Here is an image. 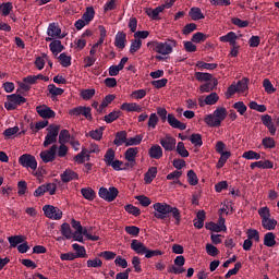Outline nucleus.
<instances>
[{"label": "nucleus", "mask_w": 279, "mask_h": 279, "mask_svg": "<svg viewBox=\"0 0 279 279\" xmlns=\"http://www.w3.org/2000/svg\"><path fill=\"white\" fill-rule=\"evenodd\" d=\"M153 208L155 210L154 217H156V219L167 221V219H169V215H172L175 226H180L182 215L180 214V209H178V207H173L167 203H155Z\"/></svg>", "instance_id": "f257e3e1"}, {"label": "nucleus", "mask_w": 279, "mask_h": 279, "mask_svg": "<svg viewBox=\"0 0 279 279\" xmlns=\"http://www.w3.org/2000/svg\"><path fill=\"white\" fill-rule=\"evenodd\" d=\"M147 47H154V51L160 56H169L173 53V48L178 47V41L175 39H167L163 43L148 41Z\"/></svg>", "instance_id": "f03ea898"}, {"label": "nucleus", "mask_w": 279, "mask_h": 279, "mask_svg": "<svg viewBox=\"0 0 279 279\" xmlns=\"http://www.w3.org/2000/svg\"><path fill=\"white\" fill-rule=\"evenodd\" d=\"M228 117V110L225 107H218L214 114H208L204 121L209 128H221V122L226 121Z\"/></svg>", "instance_id": "7ed1b4c3"}, {"label": "nucleus", "mask_w": 279, "mask_h": 279, "mask_svg": "<svg viewBox=\"0 0 279 279\" xmlns=\"http://www.w3.org/2000/svg\"><path fill=\"white\" fill-rule=\"evenodd\" d=\"M157 114L160 117L161 121H167L171 128L174 130H186V123L181 122L180 120L175 119V116L173 113H169L167 118V109L162 107L157 108Z\"/></svg>", "instance_id": "20e7f679"}, {"label": "nucleus", "mask_w": 279, "mask_h": 279, "mask_svg": "<svg viewBox=\"0 0 279 279\" xmlns=\"http://www.w3.org/2000/svg\"><path fill=\"white\" fill-rule=\"evenodd\" d=\"M47 135L44 141V147H49V145H53V143L58 142V134L60 133V125L50 124L47 128Z\"/></svg>", "instance_id": "39448f33"}, {"label": "nucleus", "mask_w": 279, "mask_h": 279, "mask_svg": "<svg viewBox=\"0 0 279 279\" xmlns=\"http://www.w3.org/2000/svg\"><path fill=\"white\" fill-rule=\"evenodd\" d=\"M90 107L77 106L69 110L70 117H85L87 121H93V113Z\"/></svg>", "instance_id": "423d86ee"}, {"label": "nucleus", "mask_w": 279, "mask_h": 279, "mask_svg": "<svg viewBox=\"0 0 279 279\" xmlns=\"http://www.w3.org/2000/svg\"><path fill=\"white\" fill-rule=\"evenodd\" d=\"M98 195L101 197V199H105V202H114L119 195V190L114 186L109 187V190L106 187H100Z\"/></svg>", "instance_id": "0eeeda50"}, {"label": "nucleus", "mask_w": 279, "mask_h": 279, "mask_svg": "<svg viewBox=\"0 0 279 279\" xmlns=\"http://www.w3.org/2000/svg\"><path fill=\"white\" fill-rule=\"evenodd\" d=\"M19 163L26 169H33L36 171L38 168V161H36V157L29 154H24L19 158Z\"/></svg>", "instance_id": "6e6552de"}, {"label": "nucleus", "mask_w": 279, "mask_h": 279, "mask_svg": "<svg viewBox=\"0 0 279 279\" xmlns=\"http://www.w3.org/2000/svg\"><path fill=\"white\" fill-rule=\"evenodd\" d=\"M43 210L48 219H54L56 221L62 219V210L53 205H45Z\"/></svg>", "instance_id": "1a4fd4ad"}, {"label": "nucleus", "mask_w": 279, "mask_h": 279, "mask_svg": "<svg viewBox=\"0 0 279 279\" xmlns=\"http://www.w3.org/2000/svg\"><path fill=\"white\" fill-rule=\"evenodd\" d=\"M56 154H58V145L53 144L50 147V149L43 150L39 156L43 162L47 163V162H53V160H56Z\"/></svg>", "instance_id": "9d476101"}, {"label": "nucleus", "mask_w": 279, "mask_h": 279, "mask_svg": "<svg viewBox=\"0 0 279 279\" xmlns=\"http://www.w3.org/2000/svg\"><path fill=\"white\" fill-rule=\"evenodd\" d=\"M36 112L41 119H56V111L51 110L47 105L37 106Z\"/></svg>", "instance_id": "9b49d317"}, {"label": "nucleus", "mask_w": 279, "mask_h": 279, "mask_svg": "<svg viewBox=\"0 0 279 279\" xmlns=\"http://www.w3.org/2000/svg\"><path fill=\"white\" fill-rule=\"evenodd\" d=\"M136 156H138V148L131 147L124 153V158L128 160L126 167H136Z\"/></svg>", "instance_id": "f8f14e48"}, {"label": "nucleus", "mask_w": 279, "mask_h": 279, "mask_svg": "<svg viewBox=\"0 0 279 279\" xmlns=\"http://www.w3.org/2000/svg\"><path fill=\"white\" fill-rule=\"evenodd\" d=\"M159 143L166 151H173V149H175L177 141L173 136L166 135V137L160 138Z\"/></svg>", "instance_id": "ddd939ff"}, {"label": "nucleus", "mask_w": 279, "mask_h": 279, "mask_svg": "<svg viewBox=\"0 0 279 279\" xmlns=\"http://www.w3.org/2000/svg\"><path fill=\"white\" fill-rule=\"evenodd\" d=\"M73 180H80V174H77V172L71 169H65L64 172L61 173V181L64 184H68V182H73Z\"/></svg>", "instance_id": "4468645a"}, {"label": "nucleus", "mask_w": 279, "mask_h": 279, "mask_svg": "<svg viewBox=\"0 0 279 279\" xmlns=\"http://www.w3.org/2000/svg\"><path fill=\"white\" fill-rule=\"evenodd\" d=\"M219 84V80L217 77H214L211 81H207V83L199 86L201 93H213V90L217 89V86Z\"/></svg>", "instance_id": "2eb2a0df"}, {"label": "nucleus", "mask_w": 279, "mask_h": 279, "mask_svg": "<svg viewBox=\"0 0 279 279\" xmlns=\"http://www.w3.org/2000/svg\"><path fill=\"white\" fill-rule=\"evenodd\" d=\"M47 34L51 38H64V35L60 36L62 34V29L56 23L49 24Z\"/></svg>", "instance_id": "dca6fc26"}, {"label": "nucleus", "mask_w": 279, "mask_h": 279, "mask_svg": "<svg viewBox=\"0 0 279 279\" xmlns=\"http://www.w3.org/2000/svg\"><path fill=\"white\" fill-rule=\"evenodd\" d=\"M262 123L268 129L271 136H276V126L274 125V120L271 116L265 114L262 117Z\"/></svg>", "instance_id": "f3484780"}, {"label": "nucleus", "mask_w": 279, "mask_h": 279, "mask_svg": "<svg viewBox=\"0 0 279 279\" xmlns=\"http://www.w3.org/2000/svg\"><path fill=\"white\" fill-rule=\"evenodd\" d=\"M145 12H146L147 16H149V19H151L153 21H160L161 17L159 14H160V12H165V11L162 10V7L159 5L155 9L146 8Z\"/></svg>", "instance_id": "a211bd4d"}, {"label": "nucleus", "mask_w": 279, "mask_h": 279, "mask_svg": "<svg viewBox=\"0 0 279 279\" xmlns=\"http://www.w3.org/2000/svg\"><path fill=\"white\" fill-rule=\"evenodd\" d=\"M121 110H125L126 112H142L143 107L136 102H123L120 107Z\"/></svg>", "instance_id": "6ab92c4d"}, {"label": "nucleus", "mask_w": 279, "mask_h": 279, "mask_svg": "<svg viewBox=\"0 0 279 279\" xmlns=\"http://www.w3.org/2000/svg\"><path fill=\"white\" fill-rule=\"evenodd\" d=\"M131 250H133L135 254H145L147 252V246L138 240H132Z\"/></svg>", "instance_id": "aec40b11"}, {"label": "nucleus", "mask_w": 279, "mask_h": 279, "mask_svg": "<svg viewBox=\"0 0 279 279\" xmlns=\"http://www.w3.org/2000/svg\"><path fill=\"white\" fill-rule=\"evenodd\" d=\"M148 156L155 160H160V158H162V147H160L158 144L153 145L148 149Z\"/></svg>", "instance_id": "412c9836"}, {"label": "nucleus", "mask_w": 279, "mask_h": 279, "mask_svg": "<svg viewBox=\"0 0 279 279\" xmlns=\"http://www.w3.org/2000/svg\"><path fill=\"white\" fill-rule=\"evenodd\" d=\"M204 221H206V211L199 210L196 214V219L193 220L194 228H196L197 230H202V228H204Z\"/></svg>", "instance_id": "4be33fe9"}, {"label": "nucleus", "mask_w": 279, "mask_h": 279, "mask_svg": "<svg viewBox=\"0 0 279 279\" xmlns=\"http://www.w3.org/2000/svg\"><path fill=\"white\" fill-rule=\"evenodd\" d=\"M8 101H12L16 108L19 106H23V104H26L27 98L21 96L20 94H12L7 96Z\"/></svg>", "instance_id": "5701e85b"}, {"label": "nucleus", "mask_w": 279, "mask_h": 279, "mask_svg": "<svg viewBox=\"0 0 279 279\" xmlns=\"http://www.w3.org/2000/svg\"><path fill=\"white\" fill-rule=\"evenodd\" d=\"M158 175V168L150 167L147 172L144 174V182L145 184H151L154 182V179Z\"/></svg>", "instance_id": "b1692460"}, {"label": "nucleus", "mask_w": 279, "mask_h": 279, "mask_svg": "<svg viewBox=\"0 0 279 279\" xmlns=\"http://www.w3.org/2000/svg\"><path fill=\"white\" fill-rule=\"evenodd\" d=\"M128 35L123 32H119L116 35L114 46L118 47V49H125V43H126Z\"/></svg>", "instance_id": "393cba45"}, {"label": "nucleus", "mask_w": 279, "mask_h": 279, "mask_svg": "<svg viewBox=\"0 0 279 279\" xmlns=\"http://www.w3.org/2000/svg\"><path fill=\"white\" fill-rule=\"evenodd\" d=\"M49 47H50V51L54 56H58V53H62V51H64V47L62 46V41L60 39L52 40V43H50Z\"/></svg>", "instance_id": "a878e982"}, {"label": "nucleus", "mask_w": 279, "mask_h": 279, "mask_svg": "<svg viewBox=\"0 0 279 279\" xmlns=\"http://www.w3.org/2000/svg\"><path fill=\"white\" fill-rule=\"evenodd\" d=\"M123 143H128V132L125 131H119L116 133V138L113 141V144L117 145V147H121Z\"/></svg>", "instance_id": "bb28decb"}, {"label": "nucleus", "mask_w": 279, "mask_h": 279, "mask_svg": "<svg viewBox=\"0 0 279 279\" xmlns=\"http://www.w3.org/2000/svg\"><path fill=\"white\" fill-rule=\"evenodd\" d=\"M236 33L234 32H230L225 36L220 37V41L221 43H229L231 45V47H234V45H236Z\"/></svg>", "instance_id": "cd10ccee"}, {"label": "nucleus", "mask_w": 279, "mask_h": 279, "mask_svg": "<svg viewBox=\"0 0 279 279\" xmlns=\"http://www.w3.org/2000/svg\"><path fill=\"white\" fill-rule=\"evenodd\" d=\"M81 194L88 202H93L95 199V197H97V194L95 193V190H93L92 187H83L81 190Z\"/></svg>", "instance_id": "c85d7f7f"}, {"label": "nucleus", "mask_w": 279, "mask_h": 279, "mask_svg": "<svg viewBox=\"0 0 279 279\" xmlns=\"http://www.w3.org/2000/svg\"><path fill=\"white\" fill-rule=\"evenodd\" d=\"M8 241L10 243V247H19L21 243H25V236L24 235H12L8 238Z\"/></svg>", "instance_id": "c756f323"}, {"label": "nucleus", "mask_w": 279, "mask_h": 279, "mask_svg": "<svg viewBox=\"0 0 279 279\" xmlns=\"http://www.w3.org/2000/svg\"><path fill=\"white\" fill-rule=\"evenodd\" d=\"M262 226L264 230H276V226H278V220L274 218H266L262 220Z\"/></svg>", "instance_id": "7c9ffc66"}, {"label": "nucleus", "mask_w": 279, "mask_h": 279, "mask_svg": "<svg viewBox=\"0 0 279 279\" xmlns=\"http://www.w3.org/2000/svg\"><path fill=\"white\" fill-rule=\"evenodd\" d=\"M190 16L192 19V21H202V19H206V16L204 15V13H202V9L199 8H192L190 10Z\"/></svg>", "instance_id": "2f4dec72"}, {"label": "nucleus", "mask_w": 279, "mask_h": 279, "mask_svg": "<svg viewBox=\"0 0 279 279\" xmlns=\"http://www.w3.org/2000/svg\"><path fill=\"white\" fill-rule=\"evenodd\" d=\"M104 130H106V126L89 131L88 136L94 141H101V138H104Z\"/></svg>", "instance_id": "473e14b6"}, {"label": "nucleus", "mask_w": 279, "mask_h": 279, "mask_svg": "<svg viewBox=\"0 0 279 279\" xmlns=\"http://www.w3.org/2000/svg\"><path fill=\"white\" fill-rule=\"evenodd\" d=\"M194 76L197 82H210L215 80V77H213V74L206 72H195Z\"/></svg>", "instance_id": "72a5a7b5"}, {"label": "nucleus", "mask_w": 279, "mask_h": 279, "mask_svg": "<svg viewBox=\"0 0 279 279\" xmlns=\"http://www.w3.org/2000/svg\"><path fill=\"white\" fill-rule=\"evenodd\" d=\"M264 245H266V247H274L276 245V234H274V232H268L265 234Z\"/></svg>", "instance_id": "f704fd0d"}, {"label": "nucleus", "mask_w": 279, "mask_h": 279, "mask_svg": "<svg viewBox=\"0 0 279 279\" xmlns=\"http://www.w3.org/2000/svg\"><path fill=\"white\" fill-rule=\"evenodd\" d=\"M83 21L85 23H90L93 19H95V9L93 7H87L85 13L82 15Z\"/></svg>", "instance_id": "c9c22d12"}, {"label": "nucleus", "mask_w": 279, "mask_h": 279, "mask_svg": "<svg viewBox=\"0 0 279 279\" xmlns=\"http://www.w3.org/2000/svg\"><path fill=\"white\" fill-rule=\"evenodd\" d=\"M248 84L250 80L247 77H243L241 81L236 83L238 93H245V90H248Z\"/></svg>", "instance_id": "e433bc0d"}, {"label": "nucleus", "mask_w": 279, "mask_h": 279, "mask_svg": "<svg viewBox=\"0 0 279 279\" xmlns=\"http://www.w3.org/2000/svg\"><path fill=\"white\" fill-rule=\"evenodd\" d=\"M187 182L191 186H197L199 184V179L194 170L187 171Z\"/></svg>", "instance_id": "4c0bfd02"}, {"label": "nucleus", "mask_w": 279, "mask_h": 279, "mask_svg": "<svg viewBox=\"0 0 279 279\" xmlns=\"http://www.w3.org/2000/svg\"><path fill=\"white\" fill-rule=\"evenodd\" d=\"M62 236H65L66 239H72L73 236V231L71 230V225L68 222H64L61 225V230H60Z\"/></svg>", "instance_id": "58836bf2"}, {"label": "nucleus", "mask_w": 279, "mask_h": 279, "mask_svg": "<svg viewBox=\"0 0 279 279\" xmlns=\"http://www.w3.org/2000/svg\"><path fill=\"white\" fill-rule=\"evenodd\" d=\"M73 250L76 252L74 253L76 258H86V248L80 244H73Z\"/></svg>", "instance_id": "ea45409f"}, {"label": "nucleus", "mask_w": 279, "mask_h": 279, "mask_svg": "<svg viewBox=\"0 0 279 279\" xmlns=\"http://www.w3.org/2000/svg\"><path fill=\"white\" fill-rule=\"evenodd\" d=\"M69 141H71V133H69V130L66 129L61 130L59 134V143L66 145Z\"/></svg>", "instance_id": "a19ab883"}, {"label": "nucleus", "mask_w": 279, "mask_h": 279, "mask_svg": "<svg viewBox=\"0 0 279 279\" xmlns=\"http://www.w3.org/2000/svg\"><path fill=\"white\" fill-rule=\"evenodd\" d=\"M119 117H121V110L112 111L109 114L104 117V121L107 123H114V121H117Z\"/></svg>", "instance_id": "79ce46f5"}, {"label": "nucleus", "mask_w": 279, "mask_h": 279, "mask_svg": "<svg viewBox=\"0 0 279 279\" xmlns=\"http://www.w3.org/2000/svg\"><path fill=\"white\" fill-rule=\"evenodd\" d=\"M47 125H49V121L48 120H43L40 122H37L35 125L34 123H31V130L36 134L39 130H45V128H47Z\"/></svg>", "instance_id": "37998d69"}, {"label": "nucleus", "mask_w": 279, "mask_h": 279, "mask_svg": "<svg viewBox=\"0 0 279 279\" xmlns=\"http://www.w3.org/2000/svg\"><path fill=\"white\" fill-rule=\"evenodd\" d=\"M177 153L181 158H189L190 154L189 150L186 149V146H184V142H179L177 145Z\"/></svg>", "instance_id": "c03bdc74"}, {"label": "nucleus", "mask_w": 279, "mask_h": 279, "mask_svg": "<svg viewBox=\"0 0 279 279\" xmlns=\"http://www.w3.org/2000/svg\"><path fill=\"white\" fill-rule=\"evenodd\" d=\"M190 141L195 147H202V145H204V142L202 141V134L199 133H193L190 136Z\"/></svg>", "instance_id": "a18cd8bd"}, {"label": "nucleus", "mask_w": 279, "mask_h": 279, "mask_svg": "<svg viewBox=\"0 0 279 279\" xmlns=\"http://www.w3.org/2000/svg\"><path fill=\"white\" fill-rule=\"evenodd\" d=\"M207 38H208V35H206L202 32H198L192 36L191 40H192V43H196L197 45H199L201 43H206Z\"/></svg>", "instance_id": "49530a36"}, {"label": "nucleus", "mask_w": 279, "mask_h": 279, "mask_svg": "<svg viewBox=\"0 0 279 279\" xmlns=\"http://www.w3.org/2000/svg\"><path fill=\"white\" fill-rule=\"evenodd\" d=\"M219 101V95L217 93H211L205 98L206 106H215Z\"/></svg>", "instance_id": "de8ad7c7"}, {"label": "nucleus", "mask_w": 279, "mask_h": 279, "mask_svg": "<svg viewBox=\"0 0 279 279\" xmlns=\"http://www.w3.org/2000/svg\"><path fill=\"white\" fill-rule=\"evenodd\" d=\"M124 210L126 213H129V215H133V217L141 216V208H138L132 204L125 205Z\"/></svg>", "instance_id": "09e8293b"}, {"label": "nucleus", "mask_w": 279, "mask_h": 279, "mask_svg": "<svg viewBox=\"0 0 279 279\" xmlns=\"http://www.w3.org/2000/svg\"><path fill=\"white\" fill-rule=\"evenodd\" d=\"M242 158H245L246 160H260V154L254 150H247L243 153Z\"/></svg>", "instance_id": "8fccbe9b"}, {"label": "nucleus", "mask_w": 279, "mask_h": 279, "mask_svg": "<svg viewBox=\"0 0 279 279\" xmlns=\"http://www.w3.org/2000/svg\"><path fill=\"white\" fill-rule=\"evenodd\" d=\"M143 143V135H135L134 137H130L126 140V147H130L132 145H141Z\"/></svg>", "instance_id": "3c124183"}, {"label": "nucleus", "mask_w": 279, "mask_h": 279, "mask_svg": "<svg viewBox=\"0 0 279 279\" xmlns=\"http://www.w3.org/2000/svg\"><path fill=\"white\" fill-rule=\"evenodd\" d=\"M263 86L268 95L276 93V87H274V84H271V81H269V78H265L263 81Z\"/></svg>", "instance_id": "603ef678"}, {"label": "nucleus", "mask_w": 279, "mask_h": 279, "mask_svg": "<svg viewBox=\"0 0 279 279\" xmlns=\"http://www.w3.org/2000/svg\"><path fill=\"white\" fill-rule=\"evenodd\" d=\"M246 234L250 241H252V239H254V241L257 243L260 241V233H258V230L256 229H248Z\"/></svg>", "instance_id": "864d4df0"}, {"label": "nucleus", "mask_w": 279, "mask_h": 279, "mask_svg": "<svg viewBox=\"0 0 279 279\" xmlns=\"http://www.w3.org/2000/svg\"><path fill=\"white\" fill-rule=\"evenodd\" d=\"M258 215L262 218V221H265L266 219L271 218V211L269 210V207H262L258 209Z\"/></svg>", "instance_id": "5fc2aeb1"}, {"label": "nucleus", "mask_w": 279, "mask_h": 279, "mask_svg": "<svg viewBox=\"0 0 279 279\" xmlns=\"http://www.w3.org/2000/svg\"><path fill=\"white\" fill-rule=\"evenodd\" d=\"M81 97L85 101H88L89 99H93L95 97V89H83L81 90Z\"/></svg>", "instance_id": "6e6d98bb"}, {"label": "nucleus", "mask_w": 279, "mask_h": 279, "mask_svg": "<svg viewBox=\"0 0 279 279\" xmlns=\"http://www.w3.org/2000/svg\"><path fill=\"white\" fill-rule=\"evenodd\" d=\"M27 193V182L19 181L17 182V195L23 197Z\"/></svg>", "instance_id": "4d7b16f0"}, {"label": "nucleus", "mask_w": 279, "mask_h": 279, "mask_svg": "<svg viewBox=\"0 0 279 279\" xmlns=\"http://www.w3.org/2000/svg\"><path fill=\"white\" fill-rule=\"evenodd\" d=\"M135 199L140 202L141 206H144V208H147L151 204V198L147 197L145 195H137L135 196Z\"/></svg>", "instance_id": "13d9d810"}, {"label": "nucleus", "mask_w": 279, "mask_h": 279, "mask_svg": "<svg viewBox=\"0 0 279 279\" xmlns=\"http://www.w3.org/2000/svg\"><path fill=\"white\" fill-rule=\"evenodd\" d=\"M48 90L52 97H58V95H64V89L60 87H56V85L51 84L48 86Z\"/></svg>", "instance_id": "bf43d9fd"}, {"label": "nucleus", "mask_w": 279, "mask_h": 279, "mask_svg": "<svg viewBox=\"0 0 279 279\" xmlns=\"http://www.w3.org/2000/svg\"><path fill=\"white\" fill-rule=\"evenodd\" d=\"M262 145H264L266 149H274V147H276V140L272 137H265L262 141Z\"/></svg>", "instance_id": "052dcab7"}, {"label": "nucleus", "mask_w": 279, "mask_h": 279, "mask_svg": "<svg viewBox=\"0 0 279 279\" xmlns=\"http://www.w3.org/2000/svg\"><path fill=\"white\" fill-rule=\"evenodd\" d=\"M58 59L60 60L61 66H71V57L66 56V53L62 52Z\"/></svg>", "instance_id": "680f3d73"}, {"label": "nucleus", "mask_w": 279, "mask_h": 279, "mask_svg": "<svg viewBox=\"0 0 279 279\" xmlns=\"http://www.w3.org/2000/svg\"><path fill=\"white\" fill-rule=\"evenodd\" d=\"M114 161V149L109 148L105 154V162L107 167Z\"/></svg>", "instance_id": "e2e57ef3"}, {"label": "nucleus", "mask_w": 279, "mask_h": 279, "mask_svg": "<svg viewBox=\"0 0 279 279\" xmlns=\"http://www.w3.org/2000/svg\"><path fill=\"white\" fill-rule=\"evenodd\" d=\"M141 47H143V40L134 39L131 44L130 53H136Z\"/></svg>", "instance_id": "0e129e2a"}, {"label": "nucleus", "mask_w": 279, "mask_h": 279, "mask_svg": "<svg viewBox=\"0 0 279 279\" xmlns=\"http://www.w3.org/2000/svg\"><path fill=\"white\" fill-rule=\"evenodd\" d=\"M144 254H145V258H154V256H162V254L165 253L160 250L146 248V252Z\"/></svg>", "instance_id": "69168bd1"}, {"label": "nucleus", "mask_w": 279, "mask_h": 279, "mask_svg": "<svg viewBox=\"0 0 279 279\" xmlns=\"http://www.w3.org/2000/svg\"><path fill=\"white\" fill-rule=\"evenodd\" d=\"M233 108L241 114H245L247 112V106L243 101H238L233 105Z\"/></svg>", "instance_id": "338daca9"}, {"label": "nucleus", "mask_w": 279, "mask_h": 279, "mask_svg": "<svg viewBox=\"0 0 279 279\" xmlns=\"http://www.w3.org/2000/svg\"><path fill=\"white\" fill-rule=\"evenodd\" d=\"M19 130H20L19 126L9 128L4 130L3 136H5V138H12L14 134H19Z\"/></svg>", "instance_id": "774afa93"}]
</instances>
